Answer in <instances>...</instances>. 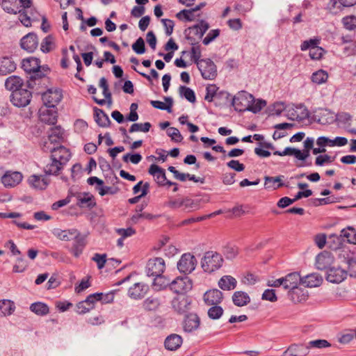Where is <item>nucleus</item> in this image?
Listing matches in <instances>:
<instances>
[{"label": "nucleus", "instance_id": "b1692460", "mask_svg": "<svg viewBox=\"0 0 356 356\" xmlns=\"http://www.w3.org/2000/svg\"><path fill=\"white\" fill-rule=\"evenodd\" d=\"M38 44V40L36 35L29 33L21 40V47L30 52L36 49Z\"/></svg>", "mask_w": 356, "mask_h": 356}, {"label": "nucleus", "instance_id": "f3484780", "mask_svg": "<svg viewBox=\"0 0 356 356\" xmlns=\"http://www.w3.org/2000/svg\"><path fill=\"white\" fill-rule=\"evenodd\" d=\"M192 299L189 295H177L172 300L173 308L179 313L186 312L191 305Z\"/></svg>", "mask_w": 356, "mask_h": 356}, {"label": "nucleus", "instance_id": "7c9ffc66", "mask_svg": "<svg viewBox=\"0 0 356 356\" xmlns=\"http://www.w3.org/2000/svg\"><path fill=\"white\" fill-rule=\"evenodd\" d=\"M182 344V339L178 334H171L168 337L165 341V346L170 350L178 349Z\"/></svg>", "mask_w": 356, "mask_h": 356}, {"label": "nucleus", "instance_id": "c85d7f7f", "mask_svg": "<svg viewBox=\"0 0 356 356\" xmlns=\"http://www.w3.org/2000/svg\"><path fill=\"white\" fill-rule=\"evenodd\" d=\"M147 287L141 283H135L129 289V295L131 298L138 299L143 298L146 293Z\"/></svg>", "mask_w": 356, "mask_h": 356}, {"label": "nucleus", "instance_id": "4468645a", "mask_svg": "<svg viewBox=\"0 0 356 356\" xmlns=\"http://www.w3.org/2000/svg\"><path fill=\"white\" fill-rule=\"evenodd\" d=\"M171 204L175 208H181L183 211L191 212L197 211L200 208L201 201L200 200L186 197L181 200L172 202Z\"/></svg>", "mask_w": 356, "mask_h": 356}, {"label": "nucleus", "instance_id": "0eeeda50", "mask_svg": "<svg viewBox=\"0 0 356 356\" xmlns=\"http://www.w3.org/2000/svg\"><path fill=\"white\" fill-rule=\"evenodd\" d=\"M148 172L154 177V181L159 186H175L173 191L175 192L178 190L177 184L167 179L165 170L159 165L152 164L149 168Z\"/></svg>", "mask_w": 356, "mask_h": 356}, {"label": "nucleus", "instance_id": "052dcab7", "mask_svg": "<svg viewBox=\"0 0 356 356\" xmlns=\"http://www.w3.org/2000/svg\"><path fill=\"white\" fill-rule=\"evenodd\" d=\"M218 90V88L214 85V84H210L209 85L207 88V93L205 95L204 99L205 100L208 102H212L213 99V97L217 93V91Z\"/></svg>", "mask_w": 356, "mask_h": 356}, {"label": "nucleus", "instance_id": "9d476101", "mask_svg": "<svg viewBox=\"0 0 356 356\" xmlns=\"http://www.w3.org/2000/svg\"><path fill=\"white\" fill-rule=\"evenodd\" d=\"M63 98L61 90L51 88L42 94V99L45 106L55 108Z\"/></svg>", "mask_w": 356, "mask_h": 356}, {"label": "nucleus", "instance_id": "49530a36", "mask_svg": "<svg viewBox=\"0 0 356 356\" xmlns=\"http://www.w3.org/2000/svg\"><path fill=\"white\" fill-rule=\"evenodd\" d=\"M327 73L323 70L316 71L312 74V81L316 84H321L323 83H325L327 81Z\"/></svg>", "mask_w": 356, "mask_h": 356}, {"label": "nucleus", "instance_id": "6ab92c4d", "mask_svg": "<svg viewBox=\"0 0 356 356\" xmlns=\"http://www.w3.org/2000/svg\"><path fill=\"white\" fill-rule=\"evenodd\" d=\"M44 106L40 109V119L42 122L49 124H54L57 122L58 113L54 108Z\"/></svg>", "mask_w": 356, "mask_h": 356}, {"label": "nucleus", "instance_id": "79ce46f5", "mask_svg": "<svg viewBox=\"0 0 356 356\" xmlns=\"http://www.w3.org/2000/svg\"><path fill=\"white\" fill-rule=\"evenodd\" d=\"M302 347L296 344L290 346L282 356H306L307 353L301 352Z\"/></svg>", "mask_w": 356, "mask_h": 356}, {"label": "nucleus", "instance_id": "7ed1b4c3", "mask_svg": "<svg viewBox=\"0 0 356 356\" xmlns=\"http://www.w3.org/2000/svg\"><path fill=\"white\" fill-rule=\"evenodd\" d=\"M224 263L222 256L215 251H208L204 253L201 259V267L208 273H213L220 269Z\"/></svg>", "mask_w": 356, "mask_h": 356}, {"label": "nucleus", "instance_id": "a18cd8bd", "mask_svg": "<svg viewBox=\"0 0 356 356\" xmlns=\"http://www.w3.org/2000/svg\"><path fill=\"white\" fill-rule=\"evenodd\" d=\"M165 102L160 101H152L151 104L156 108L167 110L168 112H171L172 106V101L170 98H165Z\"/></svg>", "mask_w": 356, "mask_h": 356}, {"label": "nucleus", "instance_id": "f257e3e1", "mask_svg": "<svg viewBox=\"0 0 356 356\" xmlns=\"http://www.w3.org/2000/svg\"><path fill=\"white\" fill-rule=\"evenodd\" d=\"M70 156V152L66 147L61 145L54 147L51 151L49 161L44 168V172L50 175H58Z\"/></svg>", "mask_w": 356, "mask_h": 356}, {"label": "nucleus", "instance_id": "c756f323", "mask_svg": "<svg viewBox=\"0 0 356 356\" xmlns=\"http://www.w3.org/2000/svg\"><path fill=\"white\" fill-rule=\"evenodd\" d=\"M232 301L235 305L243 307L250 302V298L247 293L242 291H237L232 295Z\"/></svg>", "mask_w": 356, "mask_h": 356}, {"label": "nucleus", "instance_id": "ddd939ff", "mask_svg": "<svg viewBox=\"0 0 356 356\" xmlns=\"http://www.w3.org/2000/svg\"><path fill=\"white\" fill-rule=\"evenodd\" d=\"M196 264L197 261L194 255L186 253L181 257L177 267L181 272L190 273L195 268Z\"/></svg>", "mask_w": 356, "mask_h": 356}, {"label": "nucleus", "instance_id": "bb28decb", "mask_svg": "<svg viewBox=\"0 0 356 356\" xmlns=\"http://www.w3.org/2000/svg\"><path fill=\"white\" fill-rule=\"evenodd\" d=\"M301 284L306 287H317L323 282L322 277L317 273H312L301 278Z\"/></svg>", "mask_w": 356, "mask_h": 356}, {"label": "nucleus", "instance_id": "a878e982", "mask_svg": "<svg viewBox=\"0 0 356 356\" xmlns=\"http://www.w3.org/2000/svg\"><path fill=\"white\" fill-rule=\"evenodd\" d=\"M301 277L298 273H291L283 277L284 287L285 289L293 290L298 286V284H301Z\"/></svg>", "mask_w": 356, "mask_h": 356}, {"label": "nucleus", "instance_id": "9b49d317", "mask_svg": "<svg viewBox=\"0 0 356 356\" xmlns=\"http://www.w3.org/2000/svg\"><path fill=\"white\" fill-rule=\"evenodd\" d=\"M23 178L22 172L8 170L1 177V181L6 188H14L22 182Z\"/></svg>", "mask_w": 356, "mask_h": 356}, {"label": "nucleus", "instance_id": "bf43d9fd", "mask_svg": "<svg viewBox=\"0 0 356 356\" xmlns=\"http://www.w3.org/2000/svg\"><path fill=\"white\" fill-rule=\"evenodd\" d=\"M330 343L324 339H318V340H314L311 341L308 343V345L307 346V348H327L330 347Z\"/></svg>", "mask_w": 356, "mask_h": 356}, {"label": "nucleus", "instance_id": "58836bf2", "mask_svg": "<svg viewBox=\"0 0 356 356\" xmlns=\"http://www.w3.org/2000/svg\"><path fill=\"white\" fill-rule=\"evenodd\" d=\"M56 47L55 38L51 35H48L41 42L40 49L44 53H48Z\"/></svg>", "mask_w": 356, "mask_h": 356}, {"label": "nucleus", "instance_id": "a19ab883", "mask_svg": "<svg viewBox=\"0 0 356 356\" xmlns=\"http://www.w3.org/2000/svg\"><path fill=\"white\" fill-rule=\"evenodd\" d=\"M330 9L341 10L343 7H350L356 4V0H330Z\"/></svg>", "mask_w": 356, "mask_h": 356}, {"label": "nucleus", "instance_id": "4c0bfd02", "mask_svg": "<svg viewBox=\"0 0 356 356\" xmlns=\"http://www.w3.org/2000/svg\"><path fill=\"white\" fill-rule=\"evenodd\" d=\"M88 183L90 185L97 184L96 190L98 191L99 195L102 196L109 193L110 188L109 187H106V188L102 187V185L104 183L103 181L101 180L100 179L97 178V177H89L88 179Z\"/></svg>", "mask_w": 356, "mask_h": 356}, {"label": "nucleus", "instance_id": "e433bc0d", "mask_svg": "<svg viewBox=\"0 0 356 356\" xmlns=\"http://www.w3.org/2000/svg\"><path fill=\"white\" fill-rule=\"evenodd\" d=\"M78 203L81 207L90 208L95 207L96 204L94 196L89 193L80 195L78 197Z\"/></svg>", "mask_w": 356, "mask_h": 356}, {"label": "nucleus", "instance_id": "e2e57ef3", "mask_svg": "<svg viewBox=\"0 0 356 356\" xmlns=\"http://www.w3.org/2000/svg\"><path fill=\"white\" fill-rule=\"evenodd\" d=\"M209 25L207 23L204 22H201L199 24L193 26L190 28V30L195 31L197 34L200 35V37H202L204 33L208 30Z\"/></svg>", "mask_w": 356, "mask_h": 356}, {"label": "nucleus", "instance_id": "338daca9", "mask_svg": "<svg viewBox=\"0 0 356 356\" xmlns=\"http://www.w3.org/2000/svg\"><path fill=\"white\" fill-rule=\"evenodd\" d=\"M167 133L171 139L175 142H180L182 140V136L177 128L170 127L168 129Z\"/></svg>", "mask_w": 356, "mask_h": 356}, {"label": "nucleus", "instance_id": "dca6fc26", "mask_svg": "<svg viewBox=\"0 0 356 356\" xmlns=\"http://www.w3.org/2000/svg\"><path fill=\"white\" fill-rule=\"evenodd\" d=\"M202 298L207 306L220 305L224 299V295L219 289H211L204 293Z\"/></svg>", "mask_w": 356, "mask_h": 356}, {"label": "nucleus", "instance_id": "f8f14e48", "mask_svg": "<svg viewBox=\"0 0 356 356\" xmlns=\"http://www.w3.org/2000/svg\"><path fill=\"white\" fill-rule=\"evenodd\" d=\"M146 268L148 275L159 276L164 272L165 264L163 258L153 257L149 259Z\"/></svg>", "mask_w": 356, "mask_h": 356}, {"label": "nucleus", "instance_id": "de8ad7c7", "mask_svg": "<svg viewBox=\"0 0 356 356\" xmlns=\"http://www.w3.org/2000/svg\"><path fill=\"white\" fill-rule=\"evenodd\" d=\"M95 120L101 127H106L110 122L108 116L100 109L95 110Z\"/></svg>", "mask_w": 356, "mask_h": 356}, {"label": "nucleus", "instance_id": "2f4dec72", "mask_svg": "<svg viewBox=\"0 0 356 356\" xmlns=\"http://www.w3.org/2000/svg\"><path fill=\"white\" fill-rule=\"evenodd\" d=\"M3 9L10 14H17L21 12L20 5L18 0H3Z\"/></svg>", "mask_w": 356, "mask_h": 356}, {"label": "nucleus", "instance_id": "393cba45", "mask_svg": "<svg viewBox=\"0 0 356 356\" xmlns=\"http://www.w3.org/2000/svg\"><path fill=\"white\" fill-rule=\"evenodd\" d=\"M29 184L38 190H44L48 184V180L43 175H32L28 178Z\"/></svg>", "mask_w": 356, "mask_h": 356}, {"label": "nucleus", "instance_id": "72a5a7b5", "mask_svg": "<svg viewBox=\"0 0 356 356\" xmlns=\"http://www.w3.org/2000/svg\"><path fill=\"white\" fill-rule=\"evenodd\" d=\"M289 296L293 302L296 303L305 301L308 297L307 291L297 287L289 291Z\"/></svg>", "mask_w": 356, "mask_h": 356}, {"label": "nucleus", "instance_id": "774afa93", "mask_svg": "<svg viewBox=\"0 0 356 356\" xmlns=\"http://www.w3.org/2000/svg\"><path fill=\"white\" fill-rule=\"evenodd\" d=\"M76 313L79 314H84L87 312H89L92 308L90 306H88V303L86 300L81 301L76 305Z\"/></svg>", "mask_w": 356, "mask_h": 356}, {"label": "nucleus", "instance_id": "5701e85b", "mask_svg": "<svg viewBox=\"0 0 356 356\" xmlns=\"http://www.w3.org/2000/svg\"><path fill=\"white\" fill-rule=\"evenodd\" d=\"M218 286L222 291H232L236 287L237 280L232 275H225L219 279Z\"/></svg>", "mask_w": 356, "mask_h": 356}, {"label": "nucleus", "instance_id": "864d4df0", "mask_svg": "<svg viewBox=\"0 0 356 356\" xmlns=\"http://www.w3.org/2000/svg\"><path fill=\"white\" fill-rule=\"evenodd\" d=\"M190 60L191 62H194L197 65V63L200 60V57L202 55L201 53V48L199 45H194L192 47L191 50L190 52Z\"/></svg>", "mask_w": 356, "mask_h": 356}, {"label": "nucleus", "instance_id": "a211bd4d", "mask_svg": "<svg viewBox=\"0 0 356 356\" xmlns=\"http://www.w3.org/2000/svg\"><path fill=\"white\" fill-rule=\"evenodd\" d=\"M346 271L337 265L332 266L326 273L327 280L332 283H340L346 279Z\"/></svg>", "mask_w": 356, "mask_h": 356}, {"label": "nucleus", "instance_id": "20e7f679", "mask_svg": "<svg viewBox=\"0 0 356 356\" xmlns=\"http://www.w3.org/2000/svg\"><path fill=\"white\" fill-rule=\"evenodd\" d=\"M73 58L76 65L77 74H75V76L80 79L83 80V79L79 76V73L82 70L81 62L79 56L75 54V49L73 46H70L69 49H63L60 53V66L63 69H67L70 67L71 63V59Z\"/></svg>", "mask_w": 356, "mask_h": 356}, {"label": "nucleus", "instance_id": "8fccbe9b", "mask_svg": "<svg viewBox=\"0 0 356 356\" xmlns=\"http://www.w3.org/2000/svg\"><path fill=\"white\" fill-rule=\"evenodd\" d=\"M211 307L208 310V316L212 319L220 318L223 314V309L219 305H211Z\"/></svg>", "mask_w": 356, "mask_h": 356}, {"label": "nucleus", "instance_id": "603ef678", "mask_svg": "<svg viewBox=\"0 0 356 356\" xmlns=\"http://www.w3.org/2000/svg\"><path fill=\"white\" fill-rule=\"evenodd\" d=\"M151 127V124L149 122L145 123H135L133 124L129 129V132H148Z\"/></svg>", "mask_w": 356, "mask_h": 356}, {"label": "nucleus", "instance_id": "1a4fd4ad", "mask_svg": "<svg viewBox=\"0 0 356 356\" xmlns=\"http://www.w3.org/2000/svg\"><path fill=\"white\" fill-rule=\"evenodd\" d=\"M197 67L205 79H214L217 76L216 66L210 59H201L197 63Z\"/></svg>", "mask_w": 356, "mask_h": 356}, {"label": "nucleus", "instance_id": "ea45409f", "mask_svg": "<svg viewBox=\"0 0 356 356\" xmlns=\"http://www.w3.org/2000/svg\"><path fill=\"white\" fill-rule=\"evenodd\" d=\"M341 237L346 239L350 243L356 244V230L353 227H348L342 229Z\"/></svg>", "mask_w": 356, "mask_h": 356}, {"label": "nucleus", "instance_id": "6e6552de", "mask_svg": "<svg viewBox=\"0 0 356 356\" xmlns=\"http://www.w3.org/2000/svg\"><path fill=\"white\" fill-rule=\"evenodd\" d=\"M319 39H310L304 41L301 45V50L305 51L309 49V56L313 60H319L325 53V50L318 46Z\"/></svg>", "mask_w": 356, "mask_h": 356}, {"label": "nucleus", "instance_id": "2eb2a0df", "mask_svg": "<svg viewBox=\"0 0 356 356\" xmlns=\"http://www.w3.org/2000/svg\"><path fill=\"white\" fill-rule=\"evenodd\" d=\"M31 92L26 89L15 91L11 95L12 103L18 107L26 106L31 101Z\"/></svg>", "mask_w": 356, "mask_h": 356}, {"label": "nucleus", "instance_id": "5fc2aeb1", "mask_svg": "<svg viewBox=\"0 0 356 356\" xmlns=\"http://www.w3.org/2000/svg\"><path fill=\"white\" fill-rule=\"evenodd\" d=\"M149 188V184L147 182L143 183V181H140L134 187L133 190L135 194L140 193V196L142 197L147 195Z\"/></svg>", "mask_w": 356, "mask_h": 356}, {"label": "nucleus", "instance_id": "69168bd1", "mask_svg": "<svg viewBox=\"0 0 356 356\" xmlns=\"http://www.w3.org/2000/svg\"><path fill=\"white\" fill-rule=\"evenodd\" d=\"M92 260L97 263L98 268L102 269L104 267L106 262L107 261L106 254H100L98 253L95 254V255L92 257Z\"/></svg>", "mask_w": 356, "mask_h": 356}, {"label": "nucleus", "instance_id": "09e8293b", "mask_svg": "<svg viewBox=\"0 0 356 356\" xmlns=\"http://www.w3.org/2000/svg\"><path fill=\"white\" fill-rule=\"evenodd\" d=\"M168 170L173 173L175 177L179 181H184L186 179H189L196 181V180L195 179V177L193 175L191 176V175L189 174L179 172L173 166H170L168 168Z\"/></svg>", "mask_w": 356, "mask_h": 356}, {"label": "nucleus", "instance_id": "473e14b6", "mask_svg": "<svg viewBox=\"0 0 356 356\" xmlns=\"http://www.w3.org/2000/svg\"><path fill=\"white\" fill-rule=\"evenodd\" d=\"M6 87L8 90H11L12 93L15 91L22 90L23 81L19 76H12L8 77L6 81Z\"/></svg>", "mask_w": 356, "mask_h": 356}, {"label": "nucleus", "instance_id": "6e6d98bb", "mask_svg": "<svg viewBox=\"0 0 356 356\" xmlns=\"http://www.w3.org/2000/svg\"><path fill=\"white\" fill-rule=\"evenodd\" d=\"M335 156H331L327 154L319 155L316 158L315 164L316 165H323L325 164H330L334 161Z\"/></svg>", "mask_w": 356, "mask_h": 356}, {"label": "nucleus", "instance_id": "412c9836", "mask_svg": "<svg viewBox=\"0 0 356 356\" xmlns=\"http://www.w3.org/2000/svg\"><path fill=\"white\" fill-rule=\"evenodd\" d=\"M65 140V134L63 130L60 127H55L51 129L48 140L45 142V145L50 144H60Z\"/></svg>", "mask_w": 356, "mask_h": 356}, {"label": "nucleus", "instance_id": "37998d69", "mask_svg": "<svg viewBox=\"0 0 356 356\" xmlns=\"http://www.w3.org/2000/svg\"><path fill=\"white\" fill-rule=\"evenodd\" d=\"M282 179L277 177H266L264 186L266 188L275 190L282 186Z\"/></svg>", "mask_w": 356, "mask_h": 356}, {"label": "nucleus", "instance_id": "3c124183", "mask_svg": "<svg viewBox=\"0 0 356 356\" xmlns=\"http://www.w3.org/2000/svg\"><path fill=\"white\" fill-rule=\"evenodd\" d=\"M198 8L195 9V10ZM194 11L195 10H183L177 14V17L180 20H186L191 22L194 20Z\"/></svg>", "mask_w": 356, "mask_h": 356}, {"label": "nucleus", "instance_id": "cd10ccee", "mask_svg": "<svg viewBox=\"0 0 356 356\" xmlns=\"http://www.w3.org/2000/svg\"><path fill=\"white\" fill-rule=\"evenodd\" d=\"M200 325V318L195 314L187 315L184 321V329L186 332H193Z\"/></svg>", "mask_w": 356, "mask_h": 356}, {"label": "nucleus", "instance_id": "f03ea898", "mask_svg": "<svg viewBox=\"0 0 356 356\" xmlns=\"http://www.w3.org/2000/svg\"><path fill=\"white\" fill-rule=\"evenodd\" d=\"M232 104L236 111L249 110L256 113L264 108L266 102L260 99L255 100L251 94L245 91H240L234 97Z\"/></svg>", "mask_w": 356, "mask_h": 356}, {"label": "nucleus", "instance_id": "0e129e2a", "mask_svg": "<svg viewBox=\"0 0 356 356\" xmlns=\"http://www.w3.org/2000/svg\"><path fill=\"white\" fill-rule=\"evenodd\" d=\"M190 54L188 51H184L181 53V56L179 58H177L175 61V64L178 67L185 68L188 65V60H185V57H188Z\"/></svg>", "mask_w": 356, "mask_h": 356}, {"label": "nucleus", "instance_id": "f704fd0d", "mask_svg": "<svg viewBox=\"0 0 356 356\" xmlns=\"http://www.w3.org/2000/svg\"><path fill=\"white\" fill-rule=\"evenodd\" d=\"M30 310L38 316H45L49 313V306L42 302H36L30 305Z\"/></svg>", "mask_w": 356, "mask_h": 356}, {"label": "nucleus", "instance_id": "c9c22d12", "mask_svg": "<svg viewBox=\"0 0 356 356\" xmlns=\"http://www.w3.org/2000/svg\"><path fill=\"white\" fill-rule=\"evenodd\" d=\"M16 68L15 64L8 58H3L0 61V74L6 75L13 72Z\"/></svg>", "mask_w": 356, "mask_h": 356}, {"label": "nucleus", "instance_id": "c03bdc74", "mask_svg": "<svg viewBox=\"0 0 356 356\" xmlns=\"http://www.w3.org/2000/svg\"><path fill=\"white\" fill-rule=\"evenodd\" d=\"M15 309L13 302L8 300H0V311L3 315H10Z\"/></svg>", "mask_w": 356, "mask_h": 356}, {"label": "nucleus", "instance_id": "13d9d810", "mask_svg": "<svg viewBox=\"0 0 356 356\" xmlns=\"http://www.w3.org/2000/svg\"><path fill=\"white\" fill-rule=\"evenodd\" d=\"M342 22L343 26L348 30H353L356 28V17L354 15L343 17Z\"/></svg>", "mask_w": 356, "mask_h": 356}, {"label": "nucleus", "instance_id": "39448f33", "mask_svg": "<svg viewBox=\"0 0 356 356\" xmlns=\"http://www.w3.org/2000/svg\"><path fill=\"white\" fill-rule=\"evenodd\" d=\"M314 145V140L307 138L304 141V150L300 151L299 149L292 148V147H286L284 151H275L274 152V155H277L280 156H294L298 160L304 161L309 156V150L313 148Z\"/></svg>", "mask_w": 356, "mask_h": 356}, {"label": "nucleus", "instance_id": "4be33fe9", "mask_svg": "<svg viewBox=\"0 0 356 356\" xmlns=\"http://www.w3.org/2000/svg\"><path fill=\"white\" fill-rule=\"evenodd\" d=\"M22 67L30 74L38 72L41 67L40 60L35 57L25 58L22 62Z\"/></svg>", "mask_w": 356, "mask_h": 356}, {"label": "nucleus", "instance_id": "aec40b11", "mask_svg": "<svg viewBox=\"0 0 356 356\" xmlns=\"http://www.w3.org/2000/svg\"><path fill=\"white\" fill-rule=\"evenodd\" d=\"M333 257L329 252H323L317 256L316 265L319 270H327L333 266Z\"/></svg>", "mask_w": 356, "mask_h": 356}, {"label": "nucleus", "instance_id": "4d7b16f0", "mask_svg": "<svg viewBox=\"0 0 356 356\" xmlns=\"http://www.w3.org/2000/svg\"><path fill=\"white\" fill-rule=\"evenodd\" d=\"M179 90L181 95L187 100L193 103L195 102V95L193 90L186 86H181Z\"/></svg>", "mask_w": 356, "mask_h": 356}, {"label": "nucleus", "instance_id": "423d86ee", "mask_svg": "<svg viewBox=\"0 0 356 356\" xmlns=\"http://www.w3.org/2000/svg\"><path fill=\"white\" fill-rule=\"evenodd\" d=\"M193 286V281L187 276L177 277L170 285V289L177 295H188Z\"/></svg>", "mask_w": 356, "mask_h": 356}, {"label": "nucleus", "instance_id": "680f3d73", "mask_svg": "<svg viewBox=\"0 0 356 356\" xmlns=\"http://www.w3.org/2000/svg\"><path fill=\"white\" fill-rule=\"evenodd\" d=\"M133 50L138 54H142L145 51V42L142 38H139L137 40L132 44Z\"/></svg>", "mask_w": 356, "mask_h": 356}]
</instances>
